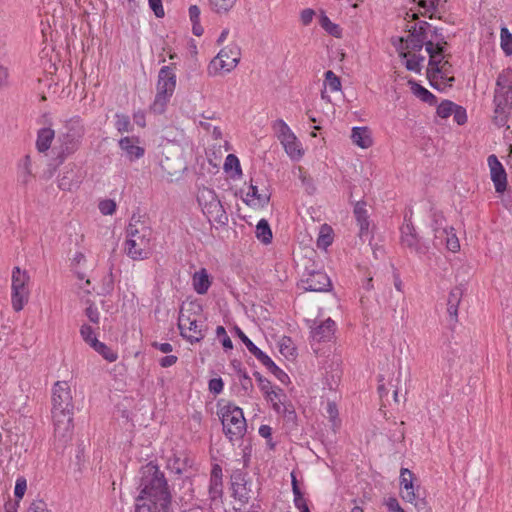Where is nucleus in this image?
<instances>
[{"label": "nucleus", "mask_w": 512, "mask_h": 512, "mask_svg": "<svg viewBox=\"0 0 512 512\" xmlns=\"http://www.w3.org/2000/svg\"><path fill=\"white\" fill-rule=\"evenodd\" d=\"M135 512H171L172 495L167 480L152 462L140 470Z\"/></svg>", "instance_id": "1"}, {"label": "nucleus", "mask_w": 512, "mask_h": 512, "mask_svg": "<svg viewBox=\"0 0 512 512\" xmlns=\"http://www.w3.org/2000/svg\"><path fill=\"white\" fill-rule=\"evenodd\" d=\"M52 415L55 434L65 437L73 428V401L70 386L66 381H57L52 389Z\"/></svg>", "instance_id": "2"}, {"label": "nucleus", "mask_w": 512, "mask_h": 512, "mask_svg": "<svg viewBox=\"0 0 512 512\" xmlns=\"http://www.w3.org/2000/svg\"><path fill=\"white\" fill-rule=\"evenodd\" d=\"M152 229L135 214L126 227L125 253L133 260H144L151 254Z\"/></svg>", "instance_id": "3"}, {"label": "nucleus", "mask_w": 512, "mask_h": 512, "mask_svg": "<svg viewBox=\"0 0 512 512\" xmlns=\"http://www.w3.org/2000/svg\"><path fill=\"white\" fill-rule=\"evenodd\" d=\"M493 122L498 127L507 124L512 111V69H504L499 73L494 90Z\"/></svg>", "instance_id": "4"}, {"label": "nucleus", "mask_w": 512, "mask_h": 512, "mask_svg": "<svg viewBox=\"0 0 512 512\" xmlns=\"http://www.w3.org/2000/svg\"><path fill=\"white\" fill-rule=\"evenodd\" d=\"M86 133L83 119L73 116L68 119L57 136L58 146L56 160L62 164L67 157L74 154L81 146Z\"/></svg>", "instance_id": "5"}, {"label": "nucleus", "mask_w": 512, "mask_h": 512, "mask_svg": "<svg viewBox=\"0 0 512 512\" xmlns=\"http://www.w3.org/2000/svg\"><path fill=\"white\" fill-rule=\"evenodd\" d=\"M219 416L223 432L231 442L243 438L247 430V424L243 410L240 407L234 404H227L220 408Z\"/></svg>", "instance_id": "6"}, {"label": "nucleus", "mask_w": 512, "mask_h": 512, "mask_svg": "<svg viewBox=\"0 0 512 512\" xmlns=\"http://www.w3.org/2000/svg\"><path fill=\"white\" fill-rule=\"evenodd\" d=\"M176 87V74L171 66H163L158 74L157 93L150 109L155 114H162L170 101Z\"/></svg>", "instance_id": "7"}, {"label": "nucleus", "mask_w": 512, "mask_h": 512, "mask_svg": "<svg viewBox=\"0 0 512 512\" xmlns=\"http://www.w3.org/2000/svg\"><path fill=\"white\" fill-rule=\"evenodd\" d=\"M197 200L209 221L219 224H225L228 221L227 214L213 189L207 187L200 189Z\"/></svg>", "instance_id": "8"}, {"label": "nucleus", "mask_w": 512, "mask_h": 512, "mask_svg": "<svg viewBox=\"0 0 512 512\" xmlns=\"http://www.w3.org/2000/svg\"><path fill=\"white\" fill-rule=\"evenodd\" d=\"M29 281V275L26 271H22L19 267H14L12 271V294L11 303L12 307L16 312L23 309L24 305L28 301V289L27 283Z\"/></svg>", "instance_id": "9"}, {"label": "nucleus", "mask_w": 512, "mask_h": 512, "mask_svg": "<svg viewBox=\"0 0 512 512\" xmlns=\"http://www.w3.org/2000/svg\"><path fill=\"white\" fill-rule=\"evenodd\" d=\"M240 57V47L236 43H231L221 49L217 56L211 61L209 72L212 73V69H214V72H217L219 69L230 72L238 65Z\"/></svg>", "instance_id": "10"}, {"label": "nucleus", "mask_w": 512, "mask_h": 512, "mask_svg": "<svg viewBox=\"0 0 512 512\" xmlns=\"http://www.w3.org/2000/svg\"><path fill=\"white\" fill-rule=\"evenodd\" d=\"M178 328L183 338L191 344L200 342L205 337L206 326L195 319L180 315Z\"/></svg>", "instance_id": "11"}, {"label": "nucleus", "mask_w": 512, "mask_h": 512, "mask_svg": "<svg viewBox=\"0 0 512 512\" xmlns=\"http://www.w3.org/2000/svg\"><path fill=\"white\" fill-rule=\"evenodd\" d=\"M401 241L404 247L409 248L419 256L425 255L429 251V246L419 238L411 223L402 226Z\"/></svg>", "instance_id": "12"}, {"label": "nucleus", "mask_w": 512, "mask_h": 512, "mask_svg": "<svg viewBox=\"0 0 512 512\" xmlns=\"http://www.w3.org/2000/svg\"><path fill=\"white\" fill-rule=\"evenodd\" d=\"M301 285L303 289L311 292H325L332 286L330 278L325 272L314 270L303 274Z\"/></svg>", "instance_id": "13"}, {"label": "nucleus", "mask_w": 512, "mask_h": 512, "mask_svg": "<svg viewBox=\"0 0 512 512\" xmlns=\"http://www.w3.org/2000/svg\"><path fill=\"white\" fill-rule=\"evenodd\" d=\"M429 26V23L421 22L418 27L415 25L412 29H410L409 35L406 38H400L401 51L404 49L420 51L427 42L425 29Z\"/></svg>", "instance_id": "14"}, {"label": "nucleus", "mask_w": 512, "mask_h": 512, "mask_svg": "<svg viewBox=\"0 0 512 512\" xmlns=\"http://www.w3.org/2000/svg\"><path fill=\"white\" fill-rule=\"evenodd\" d=\"M311 338L316 342H329L334 338L336 332V323L331 318H327L319 323L316 320L311 321Z\"/></svg>", "instance_id": "15"}, {"label": "nucleus", "mask_w": 512, "mask_h": 512, "mask_svg": "<svg viewBox=\"0 0 512 512\" xmlns=\"http://www.w3.org/2000/svg\"><path fill=\"white\" fill-rule=\"evenodd\" d=\"M487 162L495 191L497 193H503L507 189V174L503 165L494 154L488 156Z\"/></svg>", "instance_id": "16"}, {"label": "nucleus", "mask_w": 512, "mask_h": 512, "mask_svg": "<svg viewBox=\"0 0 512 512\" xmlns=\"http://www.w3.org/2000/svg\"><path fill=\"white\" fill-rule=\"evenodd\" d=\"M400 485L402 487L401 496L403 500L414 503L416 507H419L420 504L425 505V502L418 499L415 493L413 473L407 468H402L400 471Z\"/></svg>", "instance_id": "17"}, {"label": "nucleus", "mask_w": 512, "mask_h": 512, "mask_svg": "<svg viewBox=\"0 0 512 512\" xmlns=\"http://www.w3.org/2000/svg\"><path fill=\"white\" fill-rule=\"evenodd\" d=\"M244 202L251 207H265L270 201V194L267 190L259 191L257 185L250 184L249 191L246 197L243 199Z\"/></svg>", "instance_id": "18"}, {"label": "nucleus", "mask_w": 512, "mask_h": 512, "mask_svg": "<svg viewBox=\"0 0 512 512\" xmlns=\"http://www.w3.org/2000/svg\"><path fill=\"white\" fill-rule=\"evenodd\" d=\"M425 49L429 54L427 72H432L433 68H438L446 57L444 55V46L441 45L440 41L436 44H434L432 41H428L425 43Z\"/></svg>", "instance_id": "19"}, {"label": "nucleus", "mask_w": 512, "mask_h": 512, "mask_svg": "<svg viewBox=\"0 0 512 512\" xmlns=\"http://www.w3.org/2000/svg\"><path fill=\"white\" fill-rule=\"evenodd\" d=\"M136 138L123 137L119 140V147L126 153L127 157L133 161L144 155V148L136 145Z\"/></svg>", "instance_id": "20"}, {"label": "nucleus", "mask_w": 512, "mask_h": 512, "mask_svg": "<svg viewBox=\"0 0 512 512\" xmlns=\"http://www.w3.org/2000/svg\"><path fill=\"white\" fill-rule=\"evenodd\" d=\"M431 228L434 232L435 242L434 245L437 246L438 238L445 236L450 227L446 225V219L442 212L440 211H432L431 212Z\"/></svg>", "instance_id": "21"}, {"label": "nucleus", "mask_w": 512, "mask_h": 512, "mask_svg": "<svg viewBox=\"0 0 512 512\" xmlns=\"http://www.w3.org/2000/svg\"><path fill=\"white\" fill-rule=\"evenodd\" d=\"M463 296V289L460 286L454 287L451 289L448 301H447V312L451 319L457 321L458 316V306L461 302Z\"/></svg>", "instance_id": "22"}, {"label": "nucleus", "mask_w": 512, "mask_h": 512, "mask_svg": "<svg viewBox=\"0 0 512 512\" xmlns=\"http://www.w3.org/2000/svg\"><path fill=\"white\" fill-rule=\"evenodd\" d=\"M351 139L355 145L364 149L369 148L373 143L371 133L367 127H354Z\"/></svg>", "instance_id": "23"}, {"label": "nucleus", "mask_w": 512, "mask_h": 512, "mask_svg": "<svg viewBox=\"0 0 512 512\" xmlns=\"http://www.w3.org/2000/svg\"><path fill=\"white\" fill-rule=\"evenodd\" d=\"M192 281L194 290L200 295L207 293L211 285L209 274L205 268L196 271L193 274Z\"/></svg>", "instance_id": "24"}, {"label": "nucleus", "mask_w": 512, "mask_h": 512, "mask_svg": "<svg viewBox=\"0 0 512 512\" xmlns=\"http://www.w3.org/2000/svg\"><path fill=\"white\" fill-rule=\"evenodd\" d=\"M354 215H355L357 224H358L359 229H360L359 235H360V237H362L363 235L367 234L368 230H369L368 213H367V210L365 208V203L358 202L355 205Z\"/></svg>", "instance_id": "25"}, {"label": "nucleus", "mask_w": 512, "mask_h": 512, "mask_svg": "<svg viewBox=\"0 0 512 512\" xmlns=\"http://www.w3.org/2000/svg\"><path fill=\"white\" fill-rule=\"evenodd\" d=\"M55 137V132L51 128H42L38 131L36 148L40 153L46 152Z\"/></svg>", "instance_id": "26"}, {"label": "nucleus", "mask_w": 512, "mask_h": 512, "mask_svg": "<svg viewBox=\"0 0 512 512\" xmlns=\"http://www.w3.org/2000/svg\"><path fill=\"white\" fill-rule=\"evenodd\" d=\"M283 145L286 153L292 159H299L302 157L303 152L300 149V143L297 141V138L294 133L292 135L287 136L286 138L280 140Z\"/></svg>", "instance_id": "27"}, {"label": "nucleus", "mask_w": 512, "mask_h": 512, "mask_svg": "<svg viewBox=\"0 0 512 512\" xmlns=\"http://www.w3.org/2000/svg\"><path fill=\"white\" fill-rule=\"evenodd\" d=\"M399 56L403 59H406L405 67L407 70L420 73L422 69V62L424 61L423 56H419L416 54H410L409 52L399 51Z\"/></svg>", "instance_id": "28"}, {"label": "nucleus", "mask_w": 512, "mask_h": 512, "mask_svg": "<svg viewBox=\"0 0 512 512\" xmlns=\"http://www.w3.org/2000/svg\"><path fill=\"white\" fill-rule=\"evenodd\" d=\"M235 333L241 339V341L245 344L248 351L256 357V359L261 362L267 354L264 353L261 349H259L247 336L246 334L239 328L235 327Z\"/></svg>", "instance_id": "29"}, {"label": "nucleus", "mask_w": 512, "mask_h": 512, "mask_svg": "<svg viewBox=\"0 0 512 512\" xmlns=\"http://www.w3.org/2000/svg\"><path fill=\"white\" fill-rule=\"evenodd\" d=\"M410 83L414 95H416L423 102L428 103L429 105H435L437 103L436 96L432 94L429 90H427L425 87L416 82Z\"/></svg>", "instance_id": "30"}, {"label": "nucleus", "mask_w": 512, "mask_h": 512, "mask_svg": "<svg viewBox=\"0 0 512 512\" xmlns=\"http://www.w3.org/2000/svg\"><path fill=\"white\" fill-rule=\"evenodd\" d=\"M256 237L263 244H270L272 241V231L266 219H261L256 226Z\"/></svg>", "instance_id": "31"}, {"label": "nucleus", "mask_w": 512, "mask_h": 512, "mask_svg": "<svg viewBox=\"0 0 512 512\" xmlns=\"http://www.w3.org/2000/svg\"><path fill=\"white\" fill-rule=\"evenodd\" d=\"M453 231L454 229L450 227L445 236L438 238L437 243L438 245L445 244L448 250H450L451 252H456L459 250L460 244L458 238L456 237Z\"/></svg>", "instance_id": "32"}, {"label": "nucleus", "mask_w": 512, "mask_h": 512, "mask_svg": "<svg viewBox=\"0 0 512 512\" xmlns=\"http://www.w3.org/2000/svg\"><path fill=\"white\" fill-rule=\"evenodd\" d=\"M92 348L108 362H114L118 358V354L115 351L99 340L94 341Z\"/></svg>", "instance_id": "33"}, {"label": "nucleus", "mask_w": 512, "mask_h": 512, "mask_svg": "<svg viewBox=\"0 0 512 512\" xmlns=\"http://www.w3.org/2000/svg\"><path fill=\"white\" fill-rule=\"evenodd\" d=\"M31 165L29 155H26L19 164L18 179L23 184H27L32 176Z\"/></svg>", "instance_id": "34"}, {"label": "nucleus", "mask_w": 512, "mask_h": 512, "mask_svg": "<svg viewBox=\"0 0 512 512\" xmlns=\"http://www.w3.org/2000/svg\"><path fill=\"white\" fill-rule=\"evenodd\" d=\"M188 466V459L174 454L168 459L167 468L176 474H182Z\"/></svg>", "instance_id": "35"}, {"label": "nucleus", "mask_w": 512, "mask_h": 512, "mask_svg": "<svg viewBox=\"0 0 512 512\" xmlns=\"http://www.w3.org/2000/svg\"><path fill=\"white\" fill-rule=\"evenodd\" d=\"M432 73L440 78L454 82L455 78L452 75V65L448 60H443L438 68H433Z\"/></svg>", "instance_id": "36"}, {"label": "nucleus", "mask_w": 512, "mask_h": 512, "mask_svg": "<svg viewBox=\"0 0 512 512\" xmlns=\"http://www.w3.org/2000/svg\"><path fill=\"white\" fill-rule=\"evenodd\" d=\"M320 25L321 27L330 35L334 37H341V28L338 24L333 23L329 17L325 14H322L320 18Z\"/></svg>", "instance_id": "37"}, {"label": "nucleus", "mask_w": 512, "mask_h": 512, "mask_svg": "<svg viewBox=\"0 0 512 512\" xmlns=\"http://www.w3.org/2000/svg\"><path fill=\"white\" fill-rule=\"evenodd\" d=\"M500 46L507 56L512 55V34L507 27L501 28Z\"/></svg>", "instance_id": "38"}, {"label": "nucleus", "mask_w": 512, "mask_h": 512, "mask_svg": "<svg viewBox=\"0 0 512 512\" xmlns=\"http://www.w3.org/2000/svg\"><path fill=\"white\" fill-rule=\"evenodd\" d=\"M72 176V169L64 172L63 176L58 180V187L63 191H71L78 184V181H74Z\"/></svg>", "instance_id": "39"}, {"label": "nucleus", "mask_w": 512, "mask_h": 512, "mask_svg": "<svg viewBox=\"0 0 512 512\" xmlns=\"http://www.w3.org/2000/svg\"><path fill=\"white\" fill-rule=\"evenodd\" d=\"M457 104L450 100H443L438 106L436 113L442 119H447L452 116Z\"/></svg>", "instance_id": "40"}, {"label": "nucleus", "mask_w": 512, "mask_h": 512, "mask_svg": "<svg viewBox=\"0 0 512 512\" xmlns=\"http://www.w3.org/2000/svg\"><path fill=\"white\" fill-rule=\"evenodd\" d=\"M235 2L236 0H209L211 9L216 13H227Z\"/></svg>", "instance_id": "41"}, {"label": "nucleus", "mask_w": 512, "mask_h": 512, "mask_svg": "<svg viewBox=\"0 0 512 512\" xmlns=\"http://www.w3.org/2000/svg\"><path fill=\"white\" fill-rule=\"evenodd\" d=\"M80 335L83 341L87 343L91 348L93 347L94 341L98 340L94 328L86 323L81 325Z\"/></svg>", "instance_id": "42"}, {"label": "nucleus", "mask_w": 512, "mask_h": 512, "mask_svg": "<svg viewBox=\"0 0 512 512\" xmlns=\"http://www.w3.org/2000/svg\"><path fill=\"white\" fill-rule=\"evenodd\" d=\"M427 77L429 79L430 85L439 91H444L446 88L451 87L453 82L444 80L437 75H434L432 72H427Z\"/></svg>", "instance_id": "43"}, {"label": "nucleus", "mask_w": 512, "mask_h": 512, "mask_svg": "<svg viewBox=\"0 0 512 512\" xmlns=\"http://www.w3.org/2000/svg\"><path fill=\"white\" fill-rule=\"evenodd\" d=\"M325 84L332 92H336L341 88L340 78L331 70L325 72Z\"/></svg>", "instance_id": "44"}, {"label": "nucleus", "mask_w": 512, "mask_h": 512, "mask_svg": "<svg viewBox=\"0 0 512 512\" xmlns=\"http://www.w3.org/2000/svg\"><path fill=\"white\" fill-rule=\"evenodd\" d=\"M274 129L277 132V136L279 140L286 138L287 136L292 135V131L290 127L286 124V122L282 119H278L274 123Z\"/></svg>", "instance_id": "45"}, {"label": "nucleus", "mask_w": 512, "mask_h": 512, "mask_svg": "<svg viewBox=\"0 0 512 512\" xmlns=\"http://www.w3.org/2000/svg\"><path fill=\"white\" fill-rule=\"evenodd\" d=\"M115 118V127L119 132H128L130 130L131 122L129 116L117 113Z\"/></svg>", "instance_id": "46"}, {"label": "nucleus", "mask_w": 512, "mask_h": 512, "mask_svg": "<svg viewBox=\"0 0 512 512\" xmlns=\"http://www.w3.org/2000/svg\"><path fill=\"white\" fill-rule=\"evenodd\" d=\"M85 315L91 323L95 325L100 323V312L93 302H89V305L85 309Z\"/></svg>", "instance_id": "47"}, {"label": "nucleus", "mask_w": 512, "mask_h": 512, "mask_svg": "<svg viewBox=\"0 0 512 512\" xmlns=\"http://www.w3.org/2000/svg\"><path fill=\"white\" fill-rule=\"evenodd\" d=\"M224 169L226 171L235 169V171L238 174H241V172H242L241 166H240V162H239V159L237 158V156H235L234 154H228L225 159Z\"/></svg>", "instance_id": "48"}, {"label": "nucleus", "mask_w": 512, "mask_h": 512, "mask_svg": "<svg viewBox=\"0 0 512 512\" xmlns=\"http://www.w3.org/2000/svg\"><path fill=\"white\" fill-rule=\"evenodd\" d=\"M222 486V480L210 479L209 495L212 500H215L222 495Z\"/></svg>", "instance_id": "49"}, {"label": "nucleus", "mask_w": 512, "mask_h": 512, "mask_svg": "<svg viewBox=\"0 0 512 512\" xmlns=\"http://www.w3.org/2000/svg\"><path fill=\"white\" fill-rule=\"evenodd\" d=\"M216 335L221 338L222 345L226 350H231L233 348V343L223 326H218L216 328Z\"/></svg>", "instance_id": "50"}, {"label": "nucleus", "mask_w": 512, "mask_h": 512, "mask_svg": "<svg viewBox=\"0 0 512 512\" xmlns=\"http://www.w3.org/2000/svg\"><path fill=\"white\" fill-rule=\"evenodd\" d=\"M27 489V481L24 477H18L15 483L14 495L18 499L23 498Z\"/></svg>", "instance_id": "51"}, {"label": "nucleus", "mask_w": 512, "mask_h": 512, "mask_svg": "<svg viewBox=\"0 0 512 512\" xmlns=\"http://www.w3.org/2000/svg\"><path fill=\"white\" fill-rule=\"evenodd\" d=\"M453 119L458 125H464L467 122L466 109L460 105H457L453 111Z\"/></svg>", "instance_id": "52"}, {"label": "nucleus", "mask_w": 512, "mask_h": 512, "mask_svg": "<svg viewBox=\"0 0 512 512\" xmlns=\"http://www.w3.org/2000/svg\"><path fill=\"white\" fill-rule=\"evenodd\" d=\"M99 210L103 215H112L116 210V203L107 199L99 203Z\"/></svg>", "instance_id": "53"}, {"label": "nucleus", "mask_w": 512, "mask_h": 512, "mask_svg": "<svg viewBox=\"0 0 512 512\" xmlns=\"http://www.w3.org/2000/svg\"><path fill=\"white\" fill-rule=\"evenodd\" d=\"M253 375L256 378L261 391L266 396H268L269 395V391L272 389L271 382L268 379L264 378L259 372H254Z\"/></svg>", "instance_id": "54"}, {"label": "nucleus", "mask_w": 512, "mask_h": 512, "mask_svg": "<svg viewBox=\"0 0 512 512\" xmlns=\"http://www.w3.org/2000/svg\"><path fill=\"white\" fill-rule=\"evenodd\" d=\"M209 391L215 395L222 392L224 387V382L221 378H212L208 383Z\"/></svg>", "instance_id": "55"}, {"label": "nucleus", "mask_w": 512, "mask_h": 512, "mask_svg": "<svg viewBox=\"0 0 512 512\" xmlns=\"http://www.w3.org/2000/svg\"><path fill=\"white\" fill-rule=\"evenodd\" d=\"M149 6L153 10L156 17L161 18L164 16V9L162 6V0H148Z\"/></svg>", "instance_id": "56"}, {"label": "nucleus", "mask_w": 512, "mask_h": 512, "mask_svg": "<svg viewBox=\"0 0 512 512\" xmlns=\"http://www.w3.org/2000/svg\"><path fill=\"white\" fill-rule=\"evenodd\" d=\"M294 504H295V507L300 512H310V510L308 508V505H307V502H306L303 494H300L298 496H294Z\"/></svg>", "instance_id": "57"}, {"label": "nucleus", "mask_w": 512, "mask_h": 512, "mask_svg": "<svg viewBox=\"0 0 512 512\" xmlns=\"http://www.w3.org/2000/svg\"><path fill=\"white\" fill-rule=\"evenodd\" d=\"M29 512H47V505L43 500H35L31 503Z\"/></svg>", "instance_id": "58"}, {"label": "nucleus", "mask_w": 512, "mask_h": 512, "mask_svg": "<svg viewBox=\"0 0 512 512\" xmlns=\"http://www.w3.org/2000/svg\"><path fill=\"white\" fill-rule=\"evenodd\" d=\"M418 5L426 11H434L436 10L439 0H417Z\"/></svg>", "instance_id": "59"}, {"label": "nucleus", "mask_w": 512, "mask_h": 512, "mask_svg": "<svg viewBox=\"0 0 512 512\" xmlns=\"http://www.w3.org/2000/svg\"><path fill=\"white\" fill-rule=\"evenodd\" d=\"M314 15L315 13L312 9H304L300 15L303 25H309L312 22Z\"/></svg>", "instance_id": "60"}, {"label": "nucleus", "mask_w": 512, "mask_h": 512, "mask_svg": "<svg viewBox=\"0 0 512 512\" xmlns=\"http://www.w3.org/2000/svg\"><path fill=\"white\" fill-rule=\"evenodd\" d=\"M261 364L264 365L273 375L279 370V367L268 355L261 361Z\"/></svg>", "instance_id": "61"}, {"label": "nucleus", "mask_w": 512, "mask_h": 512, "mask_svg": "<svg viewBox=\"0 0 512 512\" xmlns=\"http://www.w3.org/2000/svg\"><path fill=\"white\" fill-rule=\"evenodd\" d=\"M178 358L175 355H167L160 359V365L163 368L173 366L177 362Z\"/></svg>", "instance_id": "62"}, {"label": "nucleus", "mask_w": 512, "mask_h": 512, "mask_svg": "<svg viewBox=\"0 0 512 512\" xmlns=\"http://www.w3.org/2000/svg\"><path fill=\"white\" fill-rule=\"evenodd\" d=\"M240 382H241V386H242V388H243L245 391L251 390V389L253 388L252 380H251V378L247 375V373H246V372H242V373H241V376H240Z\"/></svg>", "instance_id": "63"}, {"label": "nucleus", "mask_w": 512, "mask_h": 512, "mask_svg": "<svg viewBox=\"0 0 512 512\" xmlns=\"http://www.w3.org/2000/svg\"><path fill=\"white\" fill-rule=\"evenodd\" d=\"M387 508H388V511L389 512H405L397 499L395 498H390L388 501H387Z\"/></svg>", "instance_id": "64"}]
</instances>
